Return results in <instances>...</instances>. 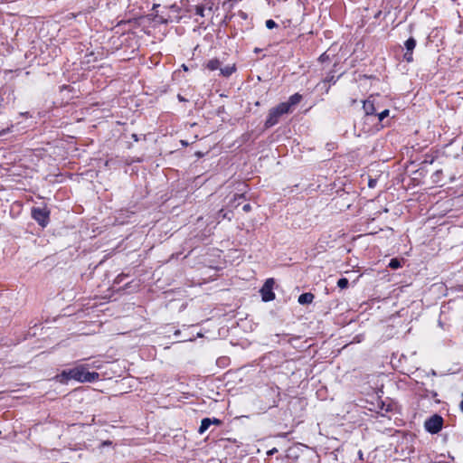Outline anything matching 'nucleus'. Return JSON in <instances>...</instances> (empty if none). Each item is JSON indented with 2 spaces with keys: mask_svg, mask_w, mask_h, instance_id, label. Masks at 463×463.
<instances>
[{
  "mask_svg": "<svg viewBox=\"0 0 463 463\" xmlns=\"http://www.w3.org/2000/svg\"><path fill=\"white\" fill-rule=\"evenodd\" d=\"M195 14L203 17L204 16V7L203 5H197L195 7Z\"/></svg>",
  "mask_w": 463,
  "mask_h": 463,
  "instance_id": "18",
  "label": "nucleus"
},
{
  "mask_svg": "<svg viewBox=\"0 0 463 463\" xmlns=\"http://www.w3.org/2000/svg\"><path fill=\"white\" fill-rule=\"evenodd\" d=\"M241 199H244V195L243 194H236L234 196V201H240Z\"/></svg>",
  "mask_w": 463,
  "mask_h": 463,
  "instance_id": "23",
  "label": "nucleus"
},
{
  "mask_svg": "<svg viewBox=\"0 0 463 463\" xmlns=\"http://www.w3.org/2000/svg\"><path fill=\"white\" fill-rule=\"evenodd\" d=\"M363 109L366 117L375 116L379 109V105L376 102V97L371 95L367 99L364 100Z\"/></svg>",
  "mask_w": 463,
  "mask_h": 463,
  "instance_id": "6",
  "label": "nucleus"
},
{
  "mask_svg": "<svg viewBox=\"0 0 463 463\" xmlns=\"http://www.w3.org/2000/svg\"><path fill=\"white\" fill-rule=\"evenodd\" d=\"M221 61L218 59H212L207 61L206 68L210 71L220 69Z\"/></svg>",
  "mask_w": 463,
  "mask_h": 463,
  "instance_id": "11",
  "label": "nucleus"
},
{
  "mask_svg": "<svg viewBox=\"0 0 463 463\" xmlns=\"http://www.w3.org/2000/svg\"><path fill=\"white\" fill-rule=\"evenodd\" d=\"M171 9L175 10V11H177V8H176V5H172L170 6Z\"/></svg>",
  "mask_w": 463,
  "mask_h": 463,
  "instance_id": "26",
  "label": "nucleus"
},
{
  "mask_svg": "<svg viewBox=\"0 0 463 463\" xmlns=\"http://www.w3.org/2000/svg\"><path fill=\"white\" fill-rule=\"evenodd\" d=\"M99 377V374L98 373L89 372L85 365L80 364L68 370H63L55 378L61 383H68L71 380H75L79 383H93Z\"/></svg>",
  "mask_w": 463,
  "mask_h": 463,
  "instance_id": "1",
  "label": "nucleus"
},
{
  "mask_svg": "<svg viewBox=\"0 0 463 463\" xmlns=\"http://www.w3.org/2000/svg\"><path fill=\"white\" fill-rule=\"evenodd\" d=\"M277 451H278V449L276 448H273L272 449L269 450L267 452V454L271 456V455L275 454Z\"/></svg>",
  "mask_w": 463,
  "mask_h": 463,
  "instance_id": "24",
  "label": "nucleus"
},
{
  "mask_svg": "<svg viewBox=\"0 0 463 463\" xmlns=\"http://www.w3.org/2000/svg\"><path fill=\"white\" fill-rule=\"evenodd\" d=\"M222 421L216 418H204L201 421L198 431L202 434L206 431L212 424L220 425Z\"/></svg>",
  "mask_w": 463,
  "mask_h": 463,
  "instance_id": "7",
  "label": "nucleus"
},
{
  "mask_svg": "<svg viewBox=\"0 0 463 463\" xmlns=\"http://www.w3.org/2000/svg\"><path fill=\"white\" fill-rule=\"evenodd\" d=\"M314 298H315V296L312 293L307 292V293L301 294L298 297V301L300 305H307V304L312 303Z\"/></svg>",
  "mask_w": 463,
  "mask_h": 463,
  "instance_id": "9",
  "label": "nucleus"
},
{
  "mask_svg": "<svg viewBox=\"0 0 463 463\" xmlns=\"http://www.w3.org/2000/svg\"><path fill=\"white\" fill-rule=\"evenodd\" d=\"M32 217L40 226L44 228L50 222V211L47 207H33Z\"/></svg>",
  "mask_w": 463,
  "mask_h": 463,
  "instance_id": "4",
  "label": "nucleus"
},
{
  "mask_svg": "<svg viewBox=\"0 0 463 463\" xmlns=\"http://www.w3.org/2000/svg\"><path fill=\"white\" fill-rule=\"evenodd\" d=\"M412 52H413L412 51L405 52L403 58L407 62H411L413 61Z\"/></svg>",
  "mask_w": 463,
  "mask_h": 463,
  "instance_id": "17",
  "label": "nucleus"
},
{
  "mask_svg": "<svg viewBox=\"0 0 463 463\" xmlns=\"http://www.w3.org/2000/svg\"><path fill=\"white\" fill-rule=\"evenodd\" d=\"M325 81L326 82H328V83H333L335 84L336 80L335 79V76L334 75H327L326 78H325Z\"/></svg>",
  "mask_w": 463,
  "mask_h": 463,
  "instance_id": "21",
  "label": "nucleus"
},
{
  "mask_svg": "<svg viewBox=\"0 0 463 463\" xmlns=\"http://www.w3.org/2000/svg\"><path fill=\"white\" fill-rule=\"evenodd\" d=\"M157 7H159V5L155 4V5H153V8H152V9H153V10H156Z\"/></svg>",
  "mask_w": 463,
  "mask_h": 463,
  "instance_id": "28",
  "label": "nucleus"
},
{
  "mask_svg": "<svg viewBox=\"0 0 463 463\" xmlns=\"http://www.w3.org/2000/svg\"><path fill=\"white\" fill-rule=\"evenodd\" d=\"M236 71L235 64L227 65L223 68H220L221 74L224 77H230Z\"/></svg>",
  "mask_w": 463,
  "mask_h": 463,
  "instance_id": "10",
  "label": "nucleus"
},
{
  "mask_svg": "<svg viewBox=\"0 0 463 463\" xmlns=\"http://www.w3.org/2000/svg\"><path fill=\"white\" fill-rule=\"evenodd\" d=\"M358 455H359V458L362 459L363 458V452L361 450H359Z\"/></svg>",
  "mask_w": 463,
  "mask_h": 463,
  "instance_id": "27",
  "label": "nucleus"
},
{
  "mask_svg": "<svg viewBox=\"0 0 463 463\" xmlns=\"http://www.w3.org/2000/svg\"><path fill=\"white\" fill-rule=\"evenodd\" d=\"M394 434H402L400 430H396Z\"/></svg>",
  "mask_w": 463,
  "mask_h": 463,
  "instance_id": "34",
  "label": "nucleus"
},
{
  "mask_svg": "<svg viewBox=\"0 0 463 463\" xmlns=\"http://www.w3.org/2000/svg\"><path fill=\"white\" fill-rule=\"evenodd\" d=\"M302 99V95L299 93H295L291 95L288 101L281 102V104H285L286 106H288V111L291 113L293 111V109L295 106H297Z\"/></svg>",
  "mask_w": 463,
  "mask_h": 463,
  "instance_id": "8",
  "label": "nucleus"
},
{
  "mask_svg": "<svg viewBox=\"0 0 463 463\" xmlns=\"http://www.w3.org/2000/svg\"><path fill=\"white\" fill-rule=\"evenodd\" d=\"M242 210L245 213H249L251 210V205L250 203H246L242 206Z\"/></svg>",
  "mask_w": 463,
  "mask_h": 463,
  "instance_id": "22",
  "label": "nucleus"
},
{
  "mask_svg": "<svg viewBox=\"0 0 463 463\" xmlns=\"http://www.w3.org/2000/svg\"><path fill=\"white\" fill-rule=\"evenodd\" d=\"M5 132H6V131H5V130H4L3 132H0V136H1L2 134H5Z\"/></svg>",
  "mask_w": 463,
  "mask_h": 463,
  "instance_id": "35",
  "label": "nucleus"
},
{
  "mask_svg": "<svg viewBox=\"0 0 463 463\" xmlns=\"http://www.w3.org/2000/svg\"><path fill=\"white\" fill-rule=\"evenodd\" d=\"M404 46L406 51H412L414 50L416 46V40L413 37H410L405 43Z\"/></svg>",
  "mask_w": 463,
  "mask_h": 463,
  "instance_id": "12",
  "label": "nucleus"
},
{
  "mask_svg": "<svg viewBox=\"0 0 463 463\" xmlns=\"http://www.w3.org/2000/svg\"><path fill=\"white\" fill-rule=\"evenodd\" d=\"M389 115H390V110L386 109L382 110L381 112H378V113L376 112L375 116L378 118V122L382 123L384 118L389 117Z\"/></svg>",
  "mask_w": 463,
  "mask_h": 463,
  "instance_id": "13",
  "label": "nucleus"
},
{
  "mask_svg": "<svg viewBox=\"0 0 463 463\" xmlns=\"http://www.w3.org/2000/svg\"><path fill=\"white\" fill-rule=\"evenodd\" d=\"M178 99H179L180 101H184V99L181 95H178Z\"/></svg>",
  "mask_w": 463,
  "mask_h": 463,
  "instance_id": "29",
  "label": "nucleus"
},
{
  "mask_svg": "<svg viewBox=\"0 0 463 463\" xmlns=\"http://www.w3.org/2000/svg\"><path fill=\"white\" fill-rule=\"evenodd\" d=\"M274 284V279L269 278L266 279L263 286L261 287L260 293L264 302H269L275 299V293L273 292Z\"/></svg>",
  "mask_w": 463,
  "mask_h": 463,
  "instance_id": "5",
  "label": "nucleus"
},
{
  "mask_svg": "<svg viewBox=\"0 0 463 463\" xmlns=\"http://www.w3.org/2000/svg\"><path fill=\"white\" fill-rule=\"evenodd\" d=\"M430 463H447V462H444V461H433V462H430Z\"/></svg>",
  "mask_w": 463,
  "mask_h": 463,
  "instance_id": "31",
  "label": "nucleus"
},
{
  "mask_svg": "<svg viewBox=\"0 0 463 463\" xmlns=\"http://www.w3.org/2000/svg\"><path fill=\"white\" fill-rule=\"evenodd\" d=\"M109 445H111V442H110V441H104V442L101 444V446H102V447L109 446Z\"/></svg>",
  "mask_w": 463,
  "mask_h": 463,
  "instance_id": "25",
  "label": "nucleus"
},
{
  "mask_svg": "<svg viewBox=\"0 0 463 463\" xmlns=\"http://www.w3.org/2000/svg\"><path fill=\"white\" fill-rule=\"evenodd\" d=\"M288 106L279 103L278 106L269 109L266 121L264 123L265 128H269L279 122L283 115L289 114Z\"/></svg>",
  "mask_w": 463,
  "mask_h": 463,
  "instance_id": "2",
  "label": "nucleus"
},
{
  "mask_svg": "<svg viewBox=\"0 0 463 463\" xmlns=\"http://www.w3.org/2000/svg\"><path fill=\"white\" fill-rule=\"evenodd\" d=\"M254 52H260V49H259V48H255Z\"/></svg>",
  "mask_w": 463,
  "mask_h": 463,
  "instance_id": "32",
  "label": "nucleus"
},
{
  "mask_svg": "<svg viewBox=\"0 0 463 463\" xmlns=\"http://www.w3.org/2000/svg\"><path fill=\"white\" fill-rule=\"evenodd\" d=\"M154 20L159 24H167L168 23V18L163 16V15H160L158 14H156L155 15V18Z\"/></svg>",
  "mask_w": 463,
  "mask_h": 463,
  "instance_id": "15",
  "label": "nucleus"
},
{
  "mask_svg": "<svg viewBox=\"0 0 463 463\" xmlns=\"http://www.w3.org/2000/svg\"><path fill=\"white\" fill-rule=\"evenodd\" d=\"M369 186H370V187H373V180H370V182H369Z\"/></svg>",
  "mask_w": 463,
  "mask_h": 463,
  "instance_id": "30",
  "label": "nucleus"
},
{
  "mask_svg": "<svg viewBox=\"0 0 463 463\" xmlns=\"http://www.w3.org/2000/svg\"><path fill=\"white\" fill-rule=\"evenodd\" d=\"M443 418L439 414H433L424 422L426 431L430 434H437L443 427Z\"/></svg>",
  "mask_w": 463,
  "mask_h": 463,
  "instance_id": "3",
  "label": "nucleus"
},
{
  "mask_svg": "<svg viewBox=\"0 0 463 463\" xmlns=\"http://www.w3.org/2000/svg\"><path fill=\"white\" fill-rule=\"evenodd\" d=\"M183 68H184V71L188 70L187 67L184 64H183Z\"/></svg>",
  "mask_w": 463,
  "mask_h": 463,
  "instance_id": "33",
  "label": "nucleus"
},
{
  "mask_svg": "<svg viewBox=\"0 0 463 463\" xmlns=\"http://www.w3.org/2000/svg\"><path fill=\"white\" fill-rule=\"evenodd\" d=\"M277 26H278V24L272 19H269V20L266 21V27L268 29H273V28H275Z\"/></svg>",
  "mask_w": 463,
  "mask_h": 463,
  "instance_id": "20",
  "label": "nucleus"
},
{
  "mask_svg": "<svg viewBox=\"0 0 463 463\" xmlns=\"http://www.w3.org/2000/svg\"><path fill=\"white\" fill-rule=\"evenodd\" d=\"M349 281L346 278H341L337 281V287L341 289L346 288L348 287Z\"/></svg>",
  "mask_w": 463,
  "mask_h": 463,
  "instance_id": "14",
  "label": "nucleus"
},
{
  "mask_svg": "<svg viewBox=\"0 0 463 463\" xmlns=\"http://www.w3.org/2000/svg\"><path fill=\"white\" fill-rule=\"evenodd\" d=\"M389 267L392 269H398L401 267L400 260L397 259H392L389 263Z\"/></svg>",
  "mask_w": 463,
  "mask_h": 463,
  "instance_id": "16",
  "label": "nucleus"
},
{
  "mask_svg": "<svg viewBox=\"0 0 463 463\" xmlns=\"http://www.w3.org/2000/svg\"><path fill=\"white\" fill-rule=\"evenodd\" d=\"M218 218H222V219H228V220H231L232 217L228 215V213L225 212L223 209L220 210L219 213H218Z\"/></svg>",
  "mask_w": 463,
  "mask_h": 463,
  "instance_id": "19",
  "label": "nucleus"
}]
</instances>
